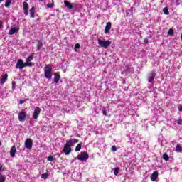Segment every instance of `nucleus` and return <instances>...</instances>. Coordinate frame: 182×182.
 I'll return each mask as SVG.
<instances>
[{
  "label": "nucleus",
  "mask_w": 182,
  "mask_h": 182,
  "mask_svg": "<svg viewBox=\"0 0 182 182\" xmlns=\"http://www.w3.org/2000/svg\"><path fill=\"white\" fill-rule=\"evenodd\" d=\"M102 114L104 116H107V111H106V109H102Z\"/></svg>",
  "instance_id": "36"
},
{
  "label": "nucleus",
  "mask_w": 182,
  "mask_h": 182,
  "mask_svg": "<svg viewBox=\"0 0 182 182\" xmlns=\"http://www.w3.org/2000/svg\"><path fill=\"white\" fill-rule=\"evenodd\" d=\"M73 144V139L66 141V144L64 146L63 152L66 156H69L72 153V145Z\"/></svg>",
  "instance_id": "1"
},
{
  "label": "nucleus",
  "mask_w": 182,
  "mask_h": 182,
  "mask_svg": "<svg viewBox=\"0 0 182 182\" xmlns=\"http://www.w3.org/2000/svg\"><path fill=\"white\" fill-rule=\"evenodd\" d=\"M26 149H32V139L31 138H27L25 141Z\"/></svg>",
  "instance_id": "8"
},
{
  "label": "nucleus",
  "mask_w": 182,
  "mask_h": 182,
  "mask_svg": "<svg viewBox=\"0 0 182 182\" xmlns=\"http://www.w3.org/2000/svg\"><path fill=\"white\" fill-rule=\"evenodd\" d=\"M11 4H12V1H11V0H6V3H5V4H4V6H5L6 8H9V6L11 5Z\"/></svg>",
  "instance_id": "22"
},
{
  "label": "nucleus",
  "mask_w": 182,
  "mask_h": 182,
  "mask_svg": "<svg viewBox=\"0 0 182 182\" xmlns=\"http://www.w3.org/2000/svg\"><path fill=\"white\" fill-rule=\"evenodd\" d=\"M30 18H35V7L30 9Z\"/></svg>",
  "instance_id": "19"
},
{
  "label": "nucleus",
  "mask_w": 182,
  "mask_h": 182,
  "mask_svg": "<svg viewBox=\"0 0 182 182\" xmlns=\"http://www.w3.org/2000/svg\"><path fill=\"white\" fill-rule=\"evenodd\" d=\"M168 35L169 36H173V35H174V30L173 28H170L168 31Z\"/></svg>",
  "instance_id": "25"
},
{
  "label": "nucleus",
  "mask_w": 182,
  "mask_h": 182,
  "mask_svg": "<svg viewBox=\"0 0 182 182\" xmlns=\"http://www.w3.org/2000/svg\"><path fill=\"white\" fill-rule=\"evenodd\" d=\"M52 68L53 65L50 64L46 65L44 68V75L46 79H52Z\"/></svg>",
  "instance_id": "2"
},
{
  "label": "nucleus",
  "mask_w": 182,
  "mask_h": 182,
  "mask_svg": "<svg viewBox=\"0 0 182 182\" xmlns=\"http://www.w3.org/2000/svg\"><path fill=\"white\" fill-rule=\"evenodd\" d=\"M0 2H4V0H0Z\"/></svg>",
  "instance_id": "45"
},
{
  "label": "nucleus",
  "mask_w": 182,
  "mask_h": 182,
  "mask_svg": "<svg viewBox=\"0 0 182 182\" xmlns=\"http://www.w3.org/2000/svg\"><path fill=\"white\" fill-rule=\"evenodd\" d=\"M163 159L165 160V161H168V155L167 154H164Z\"/></svg>",
  "instance_id": "28"
},
{
  "label": "nucleus",
  "mask_w": 182,
  "mask_h": 182,
  "mask_svg": "<svg viewBox=\"0 0 182 182\" xmlns=\"http://www.w3.org/2000/svg\"><path fill=\"white\" fill-rule=\"evenodd\" d=\"M26 119V112H19V114H18L19 122H25Z\"/></svg>",
  "instance_id": "7"
},
{
  "label": "nucleus",
  "mask_w": 182,
  "mask_h": 182,
  "mask_svg": "<svg viewBox=\"0 0 182 182\" xmlns=\"http://www.w3.org/2000/svg\"><path fill=\"white\" fill-rule=\"evenodd\" d=\"M81 149H82V143H80L75 147V151H80Z\"/></svg>",
  "instance_id": "23"
},
{
  "label": "nucleus",
  "mask_w": 182,
  "mask_h": 182,
  "mask_svg": "<svg viewBox=\"0 0 182 182\" xmlns=\"http://www.w3.org/2000/svg\"><path fill=\"white\" fill-rule=\"evenodd\" d=\"M15 86H16V82H15V81L12 82V90H15Z\"/></svg>",
  "instance_id": "33"
},
{
  "label": "nucleus",
  "mask_w": 182,
  "mask_h": 182,
  "mask_svg": "<svg viewBox=\"0 0 182 182\" xmlns=\"http://www.w3.org/2000/svg\"><path fill=\"white\" fill-rule=\"evenodd\" d=\"M120 170V168L116 167L114 168V176H119V171Z\"/></svg>",
  "instance_id": "24"
},
{
  "label": "nucleus",
  "mask_w": 182,
  "mask_h": 182,
  "mask_svg": "<svg viewBox=\"0 0 182 182\" xmlns=\"http://www.w3.org/2000/svg\"><path fill=\"white\" fill-rule=\"evenodd\" d=\"M112 151H117V147L115 145L112 146Z\"/></svg>",
  "instance_id": "34"
},
{
  "label": "nucleus",
  "mask_w": 182,
  "mask_h": 182,
  "mask_svg": "<svg viewBox=\"0 0 182 182\" xmlns=\"http://www.w3.org/2000/svg\"><path fill=\"white\" fill-rule=\"evenodd\" d=\"M23 103H25V102L23 100H20L19 101L20 105H23Z\"/></svg>",
  "instance_id": "38"
},
{
  "label": "nucleus",
  "mask_w": 182,
  "mask_h": 182,
  "mask_svg": "<svg viewBox=\"0 0 182 182\" xmlns=\"http://www.w3.org/2000/svg\"><path fill=\"white\" fill-rule=\"evenodd\" d=\"M33 60V55H30L26 59V62H27L28 63H31V62H32Z\"/></svg>",
  "instance_id": "21"
},
{
  "label": "nucleus",
  "mask_w": 182,
  "mask_h": 182,
  "mask_svg": "<svg viewBox=\"0 0 182 182\" xmlns=\"http://www.w3.org/2000/svg\"><path fill=\"white\" fill-rule=\"evenodd\" d=\"M16 68L20 69V70L23 69V60H22V59H20L17 61Z\"/></svg>",
  "instance_id": "9"
},
{
  "label": "nucleus",
  "mask_w": 182,
  "mask_h": 182,
  "mask_svg": "<svg viewBox=\"0 0 182 182\" xmlns=\"http://www.w3.org/2000/svg\"><path fill=\"white\" fill-rule=\"evenodd\" d=\"M59 80H60V75L58 73H55L54 74V82L55 83H58Z\"/></svg>",
  "instance_id": "15"
},
{
  "label": "nucleus",
  "mask_w": 182,
  "mask_h": 182,
  "mask_svg": "<svg viewBox=\"0 0 182 182\" xmlns=\"http://www.w3.org/2000/svg\"><path fill=\"white\" fill-rule=\"evenodd\" d=\"M1 28H2V23H1V21H0V29H1Z\"/></svg>",
  "instance_id": "43"
},
{
  "label": "nucleus",
  "mask_w": 182,
  "mask_h": 182,
  "mask_svg": "<svg viewBox=\"0 0 182 182\" xmlns=\"http://www.w3.org/2000/svg\"><path fill=\"white\" fill-rule=\"evenodd\" d=\"M163 11L165 15H169L170 12L168 11V9L167 7L164 8Z\"/></svg>",
  "instance_id": "27"
},
{
  "label": "nucleus",
  "mask_w": 182,
  "mask_h": 182,
  "mask_svg": "<svg viewBox=\"0 0 182 182\" xmlns=\"http://www.w3.org/2000/svg\"><path fill=\"white\" fill-rule=\"evenodd\" d=\"M0 146H2V141H0Z\"/></svg>",
  "instance_id": "44"
},
{
  "label": "nucleus",
  "mask_w": 182,
  "mask_h": 182,
  "mask_svg": "<svg viewBox=\"0 0 182 182\" xmlns=\"http://www.w3.org/2000/svg\"><path fill=\"white\" fill-rule=\"evenodd\" d=\"M159 177V171H156L153 172V173L151 176V181H156Z\"/></svg>",
  "instance_id": "12"
},
{
  "label": "nucleus",
  "mask_w": 182,
  "mask_h": 182,
  "mask_svg": "<svg viewBox=\"0 0 182 182\" xmlns=\"http://www.w3.org/2000/svg\"><path fill=\"white\" fill-rule=\"evenodd\" d=\"M26 1H28V0H26Z\"/></svg>",
  "instance_id": "47"
},
{
  "label": "nucleus",
  "mask_w": 182,
  "mask_h": 182,
  "mask_svg": "<svg viewBox=\"0 0 182 182\" xmlns=\"http://www.w3.org/2000/svg\"><path fill=\"white\" fill-rule=\"evenodd\" d=\"M145 43H149V40L146 38L144 40Z\"/></svg>",
  "instance_id": "40"
},
{
  "label": "nucleus",
  "mask_w": 182,
  "mask_h": 182,
  "mask_svg": "<svg viewBox=\"0 0 182 182\" xmlns=\"http://www.w3.org/2000/svg\"><path fill=\"white\" fill-rule=\"evenodd\" d=\"M178 110H179V112H182V107H179Z\"/></svg>",
  "instance_id": "41"
},
{
  "label": "nucleus",
  "mask_w": 182,
  "mask_h": 182,
  "mask_svg": "<svg viewBox=\"0 0 182 182\" xmlns=\"http://www.w3.org/2000/svg\"><path fill=\"white\" fill-rule=\"evenodd\" d=\"M19 30L15 27L11 28L9 31V35H15V33H18Z\"/></svg>",
  "instance_id": "14"
},
{
  "label": "nucleus",
  "mask_w": 182,
  "mask_h": 182,
  "mask_svg": "<svg viewBox=\"0 0 182 182\" xmlns=\"http://www.w3.org/2000/svg\"><path fill=\"white\" fill-rule=\"evenodd\" d=\"M41 2H42V1H43V0H39Z\"/></svg>",
  "instance_id": "46"
},
{
  "label": "nucleus",
  "mask_w": 182,
  "mask_h": 182,
  "mask_svg": "<svg viewBox=\"0 0 182 182\" xmlns=\"http://www.w3.org/2000/svg\"><path fill=\"white\" fill-rule=\"evenodd\" d=\"M42 46H43V43L42 42V40H39L37 41V49L38 50H41L42 49Z\"/></svg>",
  "instance_id": "17"
},
{
  "label": "nucleus",
  "mask_w": 182,
  "mask_h": 182,
  "mask_svg": "<svg viewBox=\"0 0 182 182\" xmlns=\"http://www.w3.org/2000/svg\"><path fill=\"white\" fill-rule=\"evenodd\" d=\"M74 143H79V139H74Z\"/></svg>",
  "instance_id": "39"
},
{
  "label": "nucleus",
  "mask_w": 182,
  "mask_h": 182,
  "mask_svg": "<svg viewBox=\"0 0 182 182\" xmlns=\"http://www.w3.org/2000/svg\"><path fill=\"white\" fill-rule=\"evenodd\" d=\"M33 65H32V63H28V62H26L25 63H23V68H26V67L32 68Z\"/></svg>",
  "instance_id": "20"
},
{
  "label": "nucleus",
  "mask_w": 182,
  "mask_h": 182,
  "mask_svg": "<svg viewBox=\"0 0 182 182\" xmlns=\"http://www.w3.org/2000/svg\"><path fill=\"white\" fill-rule=\"evenodd\" d=\"M48 177H49V175L48 173H43L41 175V178H43L44 180H46V178H48Z\"/></svg>",
  "instance_id": "30"
},
{
  "label": "nucleus",
  "mask_w": 182,
  "mask_h": 182,
  "mask_svg": "<svg viewBox=\"0 0 182 182\" xmlns=\"http://www.w3.org/2000/svg\"><path fill=\"white\" fill-rule=\"evenodd\" d=\"M48 161H53L55 160V158H53V156L50 155L48 158H47Z\"/></svg>",
  "instance_id": "29"
},
{
  "label": "nucleus",
  "mask_w": 182,
  "mask_h": 182,
  "mask_svg": "<svg viewBox=\"0 0 182 182\" xmlns=\"http://www.w3.org/2000/svg\"><path fill=\"white\" fill-rule=\"evenodd\" d=\"M39 114H41V108L39 107H36L34 109L33 119L35 120L38 119V117H39Z\"/></svg>",
  "instance_id": "5"
},
{
  "label": "nucleus",
  "mask_w": 182,
  "mask_h": 182,
  "mask_svg": "<svg viewBox=\"0 0 182 182\" xmlns=\"http://www.w3.org/2000/svg\"><path fill=\"white\" fill-rule=\"evenodd\" d=\"M53 6H55V4H53V3L47 4V8H53Z\"/></svg>",
  "instance_id": "31"
},
{
  "label": "nucleus",
  "mask_w": 182,
  "mask_h": 182,
  "mask_svg": "<svg viewBox=\"0 0 182 182\" xmlns=\"http://www.w3.org/2000/svg\"><path fill=\"white\" fill-rule=\"evenodd\" d=\"M98 45H100L101 48H105V49H107V47L112 45V41H103L101 39H98Z\"/></svg>",
  "instance_id": "4"
},
{
  "label": "nucleus",
  "mask_w": 182,
  "mask_h": 182,
  "mask_svg": "<svg viewBox=\"0 0 182 182\" xmlns=\"http://www.w3.org/2000/svg\"><path fill=\"white\" fill-rule=\"evenodd\" d=\"M6 80H8V74L7 73L4 74V77L1 79V84L4 85L5 83V82H6Z\"/></svg>",
  "instance_id": "18"
},
{
  "label": "nucleus",
  "mask_w": 182,
  "mask_h": 182,
  "mask_svg": "<svg viewBox=\"0 0 182 182\" xmlns=\"http://www.w3.org/2000/svg\"><path fill=\"white\" fill-rule=\"evenodd\" d=\"M176 151L177 153H182V146L180 145L176 146Z\"/></svg>",
  "instance_id": "26"
},
{
  "label": "nucleus",
  "mask_w": 182,
  "mask_h": 182,
  "mask_svg": "<svg viewBox=\"0 0 182 182\" xmlns=\"http://www.w3.org/2000/svg\"><path fill=\"white\" fill-rule=\"evenodd\" d=\"M177 124H179L180 126H182V119H178L177 121Z\"/></svg>",
  "instance_id": "37"
},
{
  "label": "nucleus",
  "mask_w": 182,
  "mask_h": 182,
  "mask_svg": "<svg viewBox=\"0 0 182 182\" xmlns=\"http://www.w3.org/2000/svg\"><path fill=\"white\" fill-rule=\"evenodd\" d=\"M23 5L24 14L26 16L29 15V5L28 4V3L26 1H24L23 3Z\"/></svg>",
  "instance_id": "6"
},
{
  "label": "nucleus",
  "mask_w": 182,
  "mask_h": 182,
  "mask_svg": "<svg viewBox=\"0 0 182 182\" xmlns=\"http://www.w3.org/2000/svg\"><path fill=\"white\" fill-rule=\"evenodd\" d=\"M176 2L177 4V5H180V3L178 2V0H176Z\"/></svg>",
  "instance_id": "42"
},
{
  "label": "nucleus",
  "mask_w": 182,
  "mask_h": 182,
  "mask_svg": "<svg viewBox=\"0 0 182 182\" xmlns=\"http://www.w3.org/2000/svg\"><path fill=\"white\" fill-rule=\"evenodd\" d=\"M64 4L65 6H67V8H68L69 9H73V5L70 2L65 0Z\"/></svg>",
  "instance_id": "16"
},
{
  "label": "nucleus",
  "mask_w": 182,
  "mask_h": 182,
  "mask_svg": "<svg viewBox=\"0 0 182 182\" xmlns=\"http://www.w3.org/2000/svg\"><path fill=\"white\" fill-rule=\"evenodd\" d=\"M112 29V23L110 21L107 22L105 26V33H109Z\"/></svg>",
  "instance_id": "10"
},
{
  "label": "nucleus",
  "mask_w": 182,
  "mask_h": 182,
  "mask_svg": "<svg viewBox=\"0 0 182 182\" xmlns=\"http://www.w3.org/2000/svg\"><path fill=\"white\" fill-rule=\"evenodd\" d=\"M0 182H5V176H0Z\"/></svg>",
  "instance_id": "35"
},
{
  "label": "nucleus",
  "mask_w": 182,
  "mask_h": 182,
  "mask_svg": "<svg viewBox=\"0 0 182 182\" xmlns=\"http://www.w3.org/2000/svg\"><path fill=\"white\" fill-rule=\"evenodd\" d=\"M80 48V43L75 44V48H74L75 51L76 52V49H79Z\"/></svg>",
  "instance_id": "32"
},
{
  "label": "nucleus",
  "mask_w": 182,
  "mask_h": 182,
  "mask_svg": "<svg viewBox=\"0 0 182 182\" xmlns=\"http://www.w3.org/2000/svg\"><path fill=\"white\" fill-rule=\"evenodd\" d=\"M89 159V154L87 152H81L79 155L77 156V159L80 161H86Z\"/></svg>",
  "instance_id": "3"
},
{
  "label": "nucleus",
  "mask_w": 182,
  "mask_h": 182,
  "mask_svg": "<svg viewBox=\"0 0 182 182\" xmlns=\"http://www.w3.org/2000/svg\"><path fill=\"white\" fill-rule=\"evenodd\" d=\"M16 154V146H12L10 150V156L11 157H14Z\"/></svg>",
  "instance_id": "13"
},
{
  "label": "nucleus",
  "mask_w": 182,
  "mask_h": 182,
  "mask_svg": "<svg viewBox=\"0 0 182 182\" xmlns=\"http://www.w3.org/2000/svg\"><path fill=\"white\" fill-rule=\"evenodd\" d=\"M154 77H156V73L154 71H151V76H149L147 78L149 83H151V82L154 80Z\"/></svg>",
  "instance_id": "11"
}]
</instances>
